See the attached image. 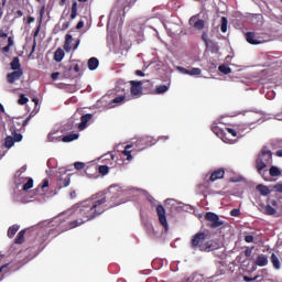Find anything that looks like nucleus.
<instances>
[{"label":"nucleus","mask_w":282,"mask_h":282,"mask_svg":"<svg viewBox=\"0 0 282 282\" xmlns=\"http://www.w3.org/2000/svg\"><path fill=\"white\" fill-rule=\"evenodd\" d=\"M10 47H11V46H9V45L2 47L3 54H8V52H10Z\"/></svg>","instance_id":"nucleus-58"},{"label":"nucleus","mask_w":282,"mask_h":282,"mask_svg":"<svg viewBox=\"0 0 282 282\" xmlns=\"http://www.w3.org/2000/svg\"><path fill=\"white\" fill-rule=\"evenodd\" d=\"M11 135H13V142H21L23 140V134L19 133V131H11Z\"/></svg>","instance_id":"nucleus-36"},{"label":"nucleus","mask_w":282,"mask_h":282,"mask_svg":"<svg viewBox=\"0 0 282 282\" xmlns=\"http://www.w3.org/2000/svg\"><path fill=\"white\" fill-rule=\"evenodd\" d=\"M257 191L260 192V194L268 196L270 195V188L265 185H258Z\"/></svg>","instance_id":"nucleus-32"},{"label":"nucleus","mask_w":282,"mask_h":282,"mask_svg":"<svg viewBox=\"0 0 282 282\" xmlns=\"http://www.w3.org/2000/svg\"><path fill=\"white\" fill-rule=\"evenodd\" d=\"M59 76H61V73L55 72V73H52L51 78H52V80H57Z\"/></svg>","instance_id":"nucleus-49"},{"label":"nucleus","mask_w":282,"mask_h":282,"mask_svg":"<svg viewBox=\"0 0 282 282\" xmlns=\"http://www.w3.org/2000/svg\"><path fill=\"white\" fill-rule=\"evenodd\" d=\"M44 12H45V8H42L41 13H40V22H39V25L35 29L34 34H33L34 39H36V36H39V32H41V24L43 23V13Z\"/></svg>","instance_id":"nucleus-28"},{"label":"nucleus","mask_w":282,"mask_h":282,"mask_svg":"<svg viewBox=\"0 0 282 282\" xmlns=\"http://www.w3.org/2000/svg\"><path fill=\"white\" fill-rule=\"evenodd\" d=\"M93 119H94L93 113L83 115L80 117V123L78 124L79 131H85V129H87V126L89 124V122H91Z\"/></svg>","instance_id":"nucleus-12"},{"label":"nucleus","mask_w":282,"mask_h":282,"mask_svg":"<svg viewBox=\"0 0 282 282\" xmlns=\"http://www.w3.org/2000/svg\"><path fill=\"white\" fill-rule=\"evenodd\" d=\"M83 28H85V22L79 21L76 25V30H83Z\"/></svg>","instance_id":"nucleus-50"},{"label":"nucleus","mask_w":282,"mask_h":282,"mask_svg":"<svg viewBox=\"0 0 282 282\" xmlns=\"http://www.w3.org/2000/svg\"><path fill=\"white\" fill-rule=\"evenodd\" d=\"M25 229H22L21 231H19L18 236L14 239V243L21 245L25 242Z\"/></svg>","instance_id":"nucleus-23"},{"label":"nucleus","mask_w":282,"mask_h":282,"mask_svg":"<svg viewBox=\"0 0 282 282\" xmlns=\"http://www.w3.org/2000/svg\"><path fill=\"white\" fill-rule=\"evenodd\" d=\"M219 72H221V74H231L232 72V68L231 67H228L226 65H220L218 67Z\"/></svg>","instance_id":"nucleus-40"},{"label":"nucleus","mask_w":282,"mask_h":282,"mask_svg":"<svg viewBox=\"0 0 282 282\" xmlns=\"http://www.w3.org/2000/svg\"><path fill=\"white\" fill-rule=\"evenodd\" d=\"M245 241L246 243H252V241H254V237L251 235H248L245 237Z\"/></svg>","instance_id":"nucleus-47"},{"label":"nucleus","mask_w":282,"mask_h":282,"mask_svg":"<svg viewBox=\"0 0 282 282\" xmlns=\"http://www.w3.org/2000/svg\"><path fill=\"white\" fill-rule=\"evenodd\" d=\"M21 76H23V69L13 70L7 75V83H9V85H14L17 80L21 79Z\"/></svg>","instance_id":"nucleus-11"},{"label":"nucleus","mask_w":282,"mask_h":282,"mask_svg":"<svg viewBox=\"0 0 282 282\" xmlns=\"http://www.w3.org/2000/svg\"><path fill=\"white\" fill-rule=\"evenodd\" d=\"M275 155H278V158H282V150H278V151L275 152Z\"/></svg>","instance_id":"nucleus-63"},{"label":"nucleus","mask_w":282,"mask_h":282,"mask_svg":"<svg viewBox=\"0 0 282 282\" xmlns=\"http://www.w3.org/2000/svg\"><path fill=\"white\" fill-rule=\"evenodd\" d=\"M156 215L159 217V224H161L165 231L169 230V221L166 220V209L164 206L159 205L156 206Z\"/></svg>","instance_id":"nucleus-7"},{"label":"nucleus","mask_w":282,"mask_h":282,"mask_svg":"<svg viewBox=\"0 0 282 282\" xmlns=\"http://www.w3.org/2000/svg\"><path fill=\"white\" fill-rule=\"evenodd\" d=\"M271 263L275 270H281V261L274 253L271 254Z\"/></svg>","instance_id":"nucleus-26"},{"label":"nucleus","mask_w":282,"mask_h":282,"mask_svg":"<svg viewBox=\"0 0 282 282\" xmlns=\"http://www.w3.org/2000/svg\"><path fill=\"white\" fill-rule=\"evenodd\" d=\"M220 31L223 32V34H226V32H228V19L226 17L221 18Z\"/></svg>","instance_id":"nucleus-33"},{"label":"nucleus","mask_w":282,"mask_h":282,"mask_svg":"<svg viewBox=\"0 0 282 282\" xmlns=\"http://www.w3.org/2000/svg\"><path fill=\"white\" fill-rule=\"evenodd\" d=\"M119 204L118 195H113L110 192H99L84 200L74 212H64L53 218L51 224L54 228L48 230V236L58 237V235H63L67 230H74V228H78L83 224L96 219L105 210L115 208Z\"/></svg>","instance_id":"nucleus-1"},{"label":"nucleus","mask_w":282,"mask_h":282,"mask_svg":"<svg viewBox=\"0 0 282 282\" xmlns=\"http://www.w3.org/2000/svg\"><path fill=\"white\" fill-rule=\"evenodd\" d=\"M126 98H127L126 95L118 96L115 99H112L110 105H122V102H124Z\"/></svg>","instance_id":"nucleus-34"},{"label":"nucleus","mask_w":282,"mask_h":282,"mask_svg":"<svg viewBox=\"0 0 282 282\" xmlns=\"http://www.w3.org/2000/svg\"><path fill=\"white\" fill-rule=\"evenodd\" d=\"M189 25L194 26L195 30H204L206 23L204 22V20L202 19H198L197 15H193L191 19H189Z\"/></svg>","instance_id":"nucleus-15"},{"label":"nucleus","mask_w":282,"mask_h":282,"mask_svg":"<svg viewBox=\"0 0 282 282\" xmlns=\"http://www.w3.org/2000/svg\"><path fill=\"white\" fill-rule=\"evenodd\" d=\"M93 171H95V173L98 171L100 175H107L109 173V166L107 165L88 166L86 167V175L91 176Z\"/></svg>","instance_id":"nucleus-10"},{"label":"nucleus","mask_w":282,"mask_h":282,"mask_svg":"<svg viewBox=\"0 0 282 282\" xmlns=\"http://www.w3.org/2000/svg\"><path fill=\"white\" fill-rule=\"evenodd\" d=\"M72 41H74V37L72 36V34H66L65 42H64L65 52H72V50H78V45H80V40H77L73 47H72Z\"/></svg>","instance_id":"nucleus-9"},{"label":"nucleus","mask_w":282,"mask_h":282,"mask_svg":"<svg viewBox=\"0 0 282 282\" xmlns=\"http://www.w3.org/2000/svg\"><path fill=\"white\" fill-rule=\"evenodd\" d=\"M132 144H128L124 147V150L122 151V155H124L129 162L133 160V156L131 155V150H129L132 149Z\"/></svg>","instance_id":"nucleus-27"},{"label":"nucleus","mask_w":282,"mask_h":282,"mask_svg":"<svg viewBox=\"0 0 282 282\" xmlns=\"http://www.w3.org/2000/svg\"><path fill=\"white\" fill-rule=\"evenodd\" d=\"M34 186V180L29 178L28 182L23 185V191H30Z\"/></svg>","instance_id":"nucleus-41"},{"label":"nucleus","mask_w":282,"mask_h":282,"mask_svg":"<svg viewBox=\"0 0 282 282\" xmlns=\"http://www.w3.org/2000/svg\"><path fill=\"white\" fill-rule=\"evenodd\" d=\"M29 100L30 99H28V97H25V95L22 94L20 95L18 102L19 105H28Z\"/></svg>","instance_id":"nucleus-42"},{"label":"nucleus","mask_w":282,"mask_h":282,"mask_svg":"<svg viewBox=\"0 0 282 282\" xmlns=\"http://www.w3.org/2000/svg\"><path fill=\"white\" fill-rule=\"evenodd\" d=\"M14 139L12 137H7L4 140V147L7 149H12V147H14Z\"/></svg>","instance_id":"nucleus-35"},{"label":"nucleus","mask_w":282,"mask_h":282,"mask_svg":"<svg viewBox=\"0 0 282 282\" xmlns=\"http://www.w3.org/2000/svg\"><path fill=\"white\" fill-rule=\"evenodd\" d=\"M98 65H100V62L98 61V58L90 57L88 59V69H90V72H94L95 69H98Z\"/></svg>","instance_id":"nucleus-18"},{"label":"nucleus","mask_w":282,"mask_h":282,"mask_svg":"<svg viewBox=\"0 0 282 282\" xmlns=\"http://www.w3.org/2000/svg\"><path fill=\"white\" fill-rule=\"evenodd\" d=\"M74 140H78V133L66 134L62 138V142H74Z\"/></svg>","instance_id":"nucleus-29"},{"label":"nucleus","mask_w":282,"mask_h":282,"mask_svg":"<svg viewBox=\"0 0 282 282\" xmlns=\"http://www.w3.org/2000/svg\"><path fill=\"white\" fill-rule=\"evenodd\" d=\"M31 118L32 116H29L26 119H23L22 117L13 118L10 122V131H21L24 127H28Z\"/></svg>","instance_id":"nucleus-4"},{"label":"nucleus","mask_w":282,"mask_h":282,"mask_svg":"<svg viewBox=\"0 0 282 282\" xmlns=\"http://www.w3.org/2000/svg\"><path fill=\"white\" fill-rule=\"evenodd\" d=\"M10 66L13 72H19V69H23L21 68V62L19 57H13L12 62L10 63Z\"/></svg>","instance_id":"nucleus-22"},{"label":"nucleus","mask_w":282,"mask_h":282,"mask_svg":"<svg viewBox=\"0 0 282 282\" xmlns=\"http://www.w3.org/2000/svg\"><path fill=\"white\" fill-rule=\"evenodd\" d=\"M274 191H276V193H282V183H278L273 186Z\"/></svg>","instance_id":"nucleus-48"},{"label":"nucleus","mask_w":282,"mask_h":282,"mask_svg":"<svg viewBox=\"0 0 282 282\" xmlns=\"http://www.w3.org/2000/svg\"><path fill=\"white\" fill-rule=\"evenodd\" d=\"M28 171V166L26 165H23L20 170H19V173H25Z\"/></svg>","instance_id":"nucleus-59"},{"label":"nucleus","mask_w":282,"mask_h":282,"mask_svg":"<svg viewBox=\"0 0 282 282\" xmlns=\"http://www.w3.org/2000/svg\"><path fill=\"white\" fill-rule=\"evenodd\" d=\"M230 215L231 217H239V215H241V209L239 208L231 209Z\"/></svg>","instance_id":"nucleus-45"},{"label":"nucleus","mask_w":282,"mask_h":282,"mask_svg":"<svg viewBox=\"0 0 282 282\" xmlns=\"http://www.w3.org/2000/svg\"><path fill=\"white\" fill-rule=\"evenodd\" d=\"M59 182V187L61 188H67V186H69V184H72V178L69 176H66L64 180H58Z\"/></svg>","instance_id":"nucleus-31"},{"label":"nucleus","mask_w":282,"mask_h":282,"mask_svg":"<svg viewBox=\"0 0 282 282\" xmlns=\"http://www.w3.org/2000/svg\"><path fill=\"white\" fill-rule=\"evenodd\" d=\"M225 131H227V133L232 135V138H237V130H235L232 128H225Z\"/></svg>","instance_id":"nucleus-46"},{"label":"nucleus","mask_w":282,"mask_h":282,"mask_svg":"<svg viewBox=\"0 0 282 282\" xmlns=\"http://www.w3.org/2000/svg\"><path fill=\"white\" fill-rule=\"evenodd\" d=\"M205 220L209 221V227L212 228H219L220 226H224V220L219 219V215L208 212L205 214Z\"/></svg>","instance_id":"nucleus-5"},{"label":"nucleus","mask_w":282,"mask_h":282,"mask_svg":"<svg viewBox=\"0 0 282 282\" xmlns=\"http://www.w3.org/2000/svg\"><path fill=\"white\" fill-rule=\"evenodd\" d=\"M130 94L132 98H139V96H142V82H135V80H130Z\"/></svg>","instance_id":"nucleus-8"},{"label":"nucleus","mask_w":282,"mask_h":282,"mask_svg":"<svg viewBox=\"0 0 282 282\" xmlns=\"http://www.w3.org/2000/svg\"><path fill=\"white\" fill-rule=\"evenodd\" d=\"M202 41L205 43V45H207L208 43H210L213 40L208 39V33L204 32L202 34Z\"/></svg>","instance_id":"nucleus-44"},{"label":"nucleus","mask_w":282,"mask_h":282,"mask_svg":"<svg viewBox=\"0 0 282 282\" xmlns=\"http://www.w3.org/2000/svg\"><path fill=\"white\" fill-rule=\"evenodd\" d=\"M246 41L247 43H250V45H261V40L257 36V33L254 32H247L246 33Z\"/></svg>","instance_id":"nucleus-16"},{"label":"nucleus","mask_w":282,"mask_h":282,"mask_svg":"<svg viewBox=\"0 0 282 282\" xmlns=\"http://www.w3.org/2000/svg\"><path fill=\"white\" fill-rule=\"evenodd\" d=\"M69 29V22H64L62 25V30H68Z\"/></svg>","instance_id":"nucleus-57"},{"label":"nucleus","mask_w":282,"mask_h":282,"mask_svg":"<svg viewBox=\"0 0 282 282\" xmlns=\"http://www.w3.org/2000/svg\"><path fill=\"white\" fill-rule=\"evenodd\" d=\"M206 47H208V50H209V52H212V54H217V52H219V44H217V42H215L213 40L210 42H208Z\"/></svg>","instance_id":"nucleus-20"},{"label":"nucleus","mask_w":282,"mask_h":282,"mask_svg":"<svg viewBox=\"0 0 282 282\" xmlns=\"http://www.w3.org/2000/svg\"><path fill=\"white\" fill-rule=\"evenodd\" d=\"M0 39H8V33L0 29Z\"/></svg>","instance_id":"nucleus-53"},{"label":"nucleus","mask_w":282,"mask_h":282,"mask_svg":"<svg viewBox=\"0 0 282 282\" xmlns=\"http://www.w3.org/2000/svg\"><path fill=\"white\" fill-rule=\"evenodd\" d=\"M155 144V139L153 137H142L135 141V147L139 151H144L149 147Z\"/></svg>","instance_id":"nucleus-6"},{"label":"nucleus","mask_w":282,"mask_h":282,"mask_svg":"<svg viewBox=\"0 0 282 282\" xmlns=\"http://www.w3.org/2000/svg\"><path fill=\"white\" fill-rule=\"evenodd\" d=\"M212 131L215 133V135H218V138H221V140H226V133H224V130L219 129L216 124L212 126Z\"/></svg>","instance_id":"nucleus-21"},{"label":"nucleus","mask_w":282,"mask_h":282,"mask_svg":"<svg viewBox=\"0 0 282 282\" xmlns=\"http://www.w3.org/2000/svg\"><path fill=\"white\" fill-rule=\"evenodd\" d=\"M272 151L268 148H262L256 159V170L263 177L265 175V169L272 164Z\"/></svg>","instance_id":"nucleus-2"},{"label":"nucleus","mask_w":282,"mask_h":282,"mask_svg":"<svg viewBox=\"0 0 282 282\" xmlns=\"http://www.w3.org/2000/svg\"><path fill=\"white\" fill-rule=\"evenodd\" d=\"M252 256V249H247L245 251V257H251Z\"/></svg>","instance_id":"nucleus-55"},{"label":"nucleus","mask_w":282,"mask_h":282,"mask_svg":"<svg viewBox=\"0 0 282 282\" xmlns=\"http://www.w3.org/2000/svg\"><path fill=\"white\" fill-rule=\"evenodd\" d=\"M177 70L181 72V74H185L187 76H199V74H202V68L186 69L182 66H178Z\"/></svg>","instance_id":"nucleus-17"},{"label":"nucleus","mask_w":282,"mask_h":282,"mask_svg":"<svg viewBox=\"0 0 282 282\" xmlns=\"http://www.w3.org/2000/svg\"><path fill=\"white\" fill-rule=\"evenodd\" d=\"M276 214V209H274V207L267 205L264 208V215H275Z\"/></svg>","instance_id":"nucleus-39"},{"label":"nucleus","mask_w":282,"mask_h":282,"mask_svg":"<svg viewBox=\"0 0 282 282\" xmlns=\"http://www.w3.org/2000/svg\"><path fill=\"white\" fill-rule=\"evenodd\" d=\"M15 14H17V17H23V11L18 10V11L15 12Z\"/></svg>","instance_id":"nucleus-64"},{"label":"nucleus","mask_w":282,"mask_h":282,"mask_svg":"<svg viewBox=\"0 0 282 282\" xmlns=\"http://www.w3.org/2000/svg\"><path fill=\"white\" fill-rule=\"evenodd\" d=\"M73 69L76 74H78V72H80V66L76 64Z\"/></svg>","instance_id":"nucleus-60"},{"label":"nucleus","mask_w":282,"mask_h":282,"mask_svg":"<svg viewBox=\"0 0 282 282\" xmlns=\"http://www.w3.org/2000/svg\"><path fill=\"white\" fill-rule=\"evenodd\" d=\"M50 186V181L48 180H44L43 184H42V188H47Z\"/></svg>","instance_id":"nucleus-52"},{"label":"nucleus","mask_w":282,"mask_h":282,"mask_svg":"<svg viewBox=\"0 0 282 282\" xmlns=\"http://www.w3.org/2000/svg\"><path fill=\"white\" fill-rule=\"evenodd\" d=\"M12 45H14V40L12 39V36L8 37V46L12 47Z\"/></svg>","instance_id":"nucleus-51"},{"label":"nucleus","mask_w":282,"mask_h":282,"mask_svg":"<svg viewBox=\"0 0 282 282\" xmlns=\"http://www.w3.org/2000/svg\"><path fill=\"white\" fill-rule=\"evenodd\" d=\"M191 247L194 250L198 248L202 252H210V250H213V242H206V235L204 232H198L193 236Z\"/></svg>","instance_id":"nucleus-3"},{"label":"nucleus","mask_w":282,"mask_h":282,"mask_svg":"<svg viewBox=\"0 0 282 282\" xmlns=\"http://www.w3.org/2000/svg\"><path fill=\"white\" fill-rule=\"evenodd\" d=\"M135 76H144V72L138 69L135 70Z\"/></svg>","instance_id":"nucleus-61"},{"label":"nucleus","mask_w":282,"mask_h":282,"mask_svg":"<svg viewBox=\"0 0 282 282\" xmlns=\"http://www.w3.org/2000/svg\"><path fill=\"white\" fill-rule=\"evenodd\" d=\"M269 175L271 177H281V169L276 167L275 165H272L269 169Z\"/></svg>","instance_id":"nucleus-24"},{"label":"nucleus","mask_w":282,"mask_h":282,"mask_svg":"<svg viewBox=\"0 0 282 282\" xmlns=\"http://www.w3.org/2000/svg\"><path fill=\"white\" fill-rule=\"evenodd\" d=\"M149 202H150V204H152L153 206H155V204H156V199L155 198H153V196H150L149 197Z\"/></svg>","instance_id":"nucleus-56"},{"label":"nucleus","mask_w":282,"mask_h":282,"mask_svg":"<svg viewBox=\"0 0 282 282\" xmlns=\"http://www.w3.org/2000/svg\"><path fill=\"white\" fill-rule=\"evenodd\" d=\"M243 281H257V276L256 278H250L248 275H245Z\"/></svg>","instance_id":"nucleus-54"},{"label":"nucleus","mask_w":282,"mask_h":282,"mask_svg":"<svg viewBox=\"0 0 282 282\" xmlns=\"http://www.w3.org/2000/svg\"><path fill=\"white\" fill-rule=\"evenodd\" d=\"M74 167L76 169V171H83V169H85V163H83V162H75L74 163Z\"/></svg>","instance_id":"nucleus-43"},{"label":"nucleus","mask_w":282,"mask_h":282,"mask_svg":"<svg viewBox=\"0 0 282 282\" xmlns=\"http://www.w3.org/2000/svg\"><path fill=\"white\" fill-rule=\"evenodd\" d=\"M26 23H34V18H32V17H28V21H26Z\"/></svg>","instance_id":"nucleus-62"},{"label":"nucleus","mask_w":282,"mask_h":282,"mask_svg":"<svg viewBox=\"0 0 282 282\" xmlns=\"http://www.w3.org/2000/svg\"><path fill=\"white\" fill-rule=\"evenodd\" d=\"M224 175H226V170L220 167L212 172L208 182H217V180H224Z\"/></svg>","instance_id":"nucleus-13"},{"label":"nucleus","mask_w":282,"mask_h":282,"mask_svg":"<svg viewBox=\"0 0 282 282\" xmlns=\"http://www.w3.org/2000/svg\"><path fill=\"white\" fill-rule=\"evenodd\" d=\"M166 91H169V86L166 85L156 86L155 94H166Z\"/></svg>","instance_id":"nucleus-37"},{"label":"nucleus","mask_w":282,"mask_h":282,"mask_svg":"<svg viewBox=\"0 0 282 282\" xmlns=\"http://www.w3.org/2000/svg\"><path fill=\"white\" fill-rule=\"evenodd\" d=\"M268 263H270V260H268V256L263 253L258 254L253 261V265H257L258 268H265Z\"/></svg>","instance_id":"nucleus-14"},{"label":"nucleus","mask_w":282,"mask_h":282,"mask_svg":"<svg viewBox=\"0 0 282 282\" xmlns=\"http://www.w3.org/2000/svg\"><path fill=\"white\" fill-rule=\"evenodd\" d=\"M56 132H50L47 135L48 142H61V137L56 138Z\"/></svg>","instance_id":"nucleus-38"},{"label":"nucleus","mask_w":282,"mask_h":282,"mask_svg":"<svg viewBox=\"0 0 282 282\" xmlns=\"http://www.w3.org/2000/svg\"><path fill=\"white\" fill-rule=\"evenodd\" d=\"M65 58V51L63 48H57L54 53V61L61 63Z\"/></svg>","instance_id":"nucleus-19"},{"label":"nucleus","mask_w":282,"mask_h":282,"mask_svg":"<svg viewBox=\"0 0 282 282\" xmlns=\"http://www.w3.org/2000/svg\"><path fill=\"white\" fill-rule=\"evenodd\" d=\"M19 225H12L11 227H9L8 229V237L9 239H12L14 237V235H17V232H19Z\"/></svg>","instance_id":"nucleus-25"},{"label":"nucleus","mask_w":282,"mask_h":282,"mask_svg":"<svg viewBox=\"0 0 282 282\" xmlns=\"http://www.w3.org/2000/svg\"><path fill=\"white\" fill-rule=\"evenodd\" d=\"M78 17V2H73L70 10V19L74 21Z\"/></svg>","instance_id":"nucleus-30"}]
</instances>
